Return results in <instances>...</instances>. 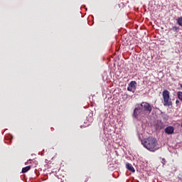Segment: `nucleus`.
I'll list each match as a JSON object with an SVG mask.
<instances>
[{
    "label": "nucleus",
    "mask_w": 182,
    "mask_h": 182,
    "mask_svg": "<svg viewBox=\"0 0 182 182\" xmlns=\"http://www.w3.org/2000/svg\"><path fill=\"white\" fill-rule=\"evenodd\" d=\"M141 144H143L145 149H147L149 151H157L160 147H159V142L157 139L153 136H149L146 139H144Z\"/></svg>",
    "instance_id": "f257e3e1"
},
{
    "label": "nucleus",
    "mask_w": 182,
    "mask_h": 182,
    "mask_svg": "<svg viewBox=\"0 0 182 182\" xmlns=\"http://www.w3.org/2000/svg\"><path fill=\"white\" fill-rule=\"evenodd\" d=\"M162 96L164 99V106H171V105H173V102H171V99L170 98V92H168V90H164L162 92Z\"/></svg>",
    "instance_id": "f03ea898"
},
{
    "label": "nucleus",
    "mask_w": 182,
    "mask_h": 182,
    "mask_svg": "<svg viewBox=\"0 0 182 182\" xmlns=\"http://www.w3.org/2000/svg\"><path fill=\"white\" fill-rule=\"evenodd\" d=\"M141 107H143L144 112H146V113H151V110H153V109L151 108V105H150V104L149 102H142L140 105Z\"/></svg>",
    "instance_id": "7ed1b4c3"
},
{
    "label": "nucleus",
    "mask_w": 182,
    "mask_h": 182,
    "mask_svg": "<svg viewBox=\"0 0 182 182\" xmlns=\"http://www.w3.org/2000/svg\"><path fill=\"white\" fill-rule=\"evenodd\" d=\"M136 85H137V82H136V81H132L128 85L127 91L132 92V93H134V92H136Z\"/></svg>",
    "instance_id": "20e7f679"
},
{
    "label": "nucleus",
    "mask_w": 182,
    "mask_h": 182,
    "mask_svg": "<svg viewBox=\"0 0 182 182\" xmlns=\"http://www.w3.org/2000/svg\"><path fill=\"white\" fill-rule=\"evenodd\" d=\"M35 164L34 165H30L28 166H26L24 168H22V173H28V171H29V170H31V168H35V167H36L38 166V164L34 162Z\"/></svg>",
    "instance_id": "39448f33"
},
{
    "label": "nucleus",
    "mask_w": 182,
    "mask_h": 182,
    "mask_svg": "<svg viewBox=\"0 0 182 182\" xmlns=\"http://www.w3.org/2000/svg\"><path fill=\"white\" fill-rule=\"evenodd\" d=\"M164 132L166 134H173V133H174V127L168 126L165 128Z\"/></svg>",
    "instance_id": "423d86ee"
},
{
    "label": "nucleus",
    "mask_w": 182,
    "mask_h": 182,
    "mask_svg": "<svg viewBox=\"0 0 182 182\" xmlns=\"http://www.w3.org/2000/svg\"><path fill=\"white\" fill-rule=\"evenodd\" d=\"M141 112H143V109L141 108L136 107L134 110V117L136 119H137L139 117V115L140 114V113H141Z\"/></svg>",
    "instance_id": "0eeeda50"
},
{
    "label": "nucleus",
    "mask_w": 182,
    "mask_h": 182,
    "mask_svg": "<svg viewBox=\"0 0 182 182\" xmlns=\"http://www.w3.org/2000/svg\"><path fill=\"white\" fill-rule=\"evenodd\" d=\"M126 168L129 170V171H131V173H135L136 170L134 169V167H133V165L131 164H126Z\"/></svg>",
    "instance_id": "6e6552de"
},
{
    "label": "nucleus",
    "mask_w": 182,
    "mask_h": 182,
    "mask_svg": "<svg viewBox=\"0 0 182 182\" xmlns=\"http://www.w3.org/2000/svg\"><path fill=\"white\" fill-rule=\"evenodd\" d=\"M35 163H36L38 164V162L35 161V159L33 160H31L29 159L27 162L26 164H31V166H35Z\"/></svg>",
    "instance_id": "1a4fd4ad"
},
{
    "label": "nucleus",
    "mask_w": 182,
    "mask_h": 182,
    "mask_svg": "<svg viewBox=\"0 0 182 182\" xmlns=\"http://www.w3.org/2000/svg\"><path fill=\"white\" fill-rule=\"evenodd\" d=\"M177 97H178V99H179V100H181V102H182V92L181 91H178L177 92Z\"/></svg>",
    "instance_id": "9d476101"
},
{
    "label": "nucleus",
    "mask_w": 182,
    "mask_h": 182,
    "mask_svg": "<svg viewBox=\"0 0 182 182\" xmlns=\"http://www.w3.org/2000/svg\"><path fill=\"white\" fill-rule=\"evenodd\" d=\"M177 23L179 25V26H182V17H179L177 19Z\"/></svg>",
    "instance_id": "9b49d317"
},
{
    "label": "nucleus",
    "mask_w": 182,
    "mask_h": 182,
    "mask_svg": "<svg viewBox=\"0 0 182 182\" xmlns=\"http://www.w3.org/2000/svg\"><path fill=\"white\" fill-rule=\"evenodd\" d=\"M178 29L179 28L176 26L172 28V31H173V32H178Z\"/></svg>",
    "instance_id": "f8f14e48"
},
{
    "label": "nucleus",
    "mask_w": 182,
    "mask_h": 182,
    "mask_svg": "<svg viewBox=\"0 0 182 182\" xmlns=\"http://www.w3.org/2000/svg\"><path fill=\"white\" fill-rule=\"evenodd\" d=\"M112 18H108V19H107V23H110V22H112Z\"/></svg>",
    "instance_id": "ddd939ff"
},
{
    "label": "nucleus",
    "mask_w": 182,
    "mask_h": 182,
    "mask_svg": "<svg viewBox=\"0 0 182 182\" xmlns=\"http://www.w3.org/2000/svg\"><path fill=\"white\" fill-rule=\"evenodd\" d=\"M176 105H180V101L178 100H176Z\"/></svg>",
    "instance_id": "4468645a"
},
{
    "label": "nucleus",
    "mask_w": 182,
    "mask_h": 182,
    "mask_svg": "<svg viewBox=\"0 0 182 182\" xmlns=\"http://www.w3.org/2000/svg\"><path fill=\"white\" fill-rule=\"evenodd\" d=\"M162 161H163V163H166V159H162Z\"/></svg>",
    "instance_id": "2eb2a0df"
}]
</instances>
